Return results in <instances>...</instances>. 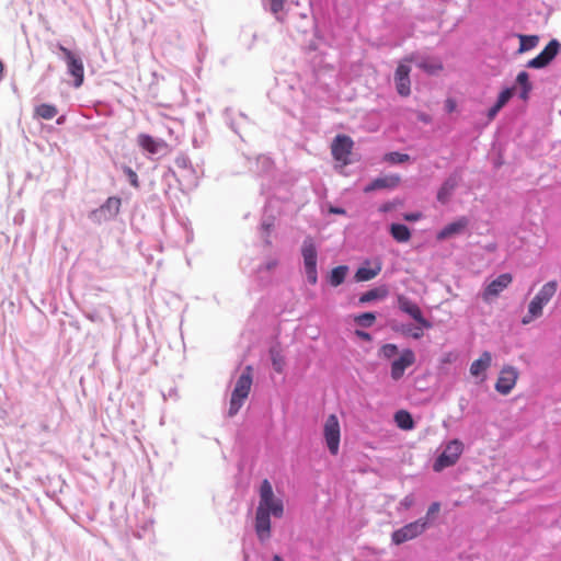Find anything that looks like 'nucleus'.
<instances>
[{
    "label": "nucleus",
    "mask_w": 561,
    "mask_h": 561,
    "mask_svg": "<svg viewBox=\"0 0 561 561\" xmlns=\"http://www.w3.org/2000/svg\"><path fill=\"white\" fill-rule=\"evenodd\" d=\"M414 504V497L413 495H407L402 501H401V506H403L404 508H410L412 505Z\"/></svg>",
    "instance_id": "53"
},
{
    "label": "nucleus",
    "mask_w": 561,
    "mask_h": 561,
    "mask_svg": "<svg viewBox=\"0 0 561 561\" xmlns=\"http://www.w3.org/2000/svg\"><path fill=\"white\" fill-rule=\"evenodd\" d=\"M259 493H260V501H263V503H266L267 500H272V497H275L273 486L267 479H264L261 482Z\"/></svg>",
    "instance_id": "40"
},
{
    "label": "nucleus",
    "mask_w": 561,
    "mask_h": 561,
    "mask_svg": "<svg viewBox=\"0 0 561 561\" xmlns=\"http://www.w3.org/2000/svg\"><path fill=\"white\" fill-rule=\"evenodd\" d=\"M515 90L518 88V98L523 101H528L533 91V83L530 82V76L527 71H519L515 78L514 85Z\"/></svg>",
    "instance_id": "21"
},
{
    "label": "nucleus",
    "mask_w": 561,
    "mask_h": 561,
    "mask_svg": "<svg viewBox=\"0 0 561 561\" xmlns=\"http://www.w3.org/2000/svg\"><path fill=\"white\" fill-rule=\"evenodd\" d=\"M18 220H21V217L15 216L14 221L16 222Z\"/></svg>",
    "instance_id": "63"
},
{
    "label": "nucleus",
    "mask_w": 561,
    "mask_h": 561,
    "mask_svg": "<svg viewBox=\"0 0 561 561\" xmlns=\"http://www.w3.org/2000/svg\"><path fill=\"white\" fill-rule=\"evenodd\" d=\"M514 94H515V87H505L500 91L495 102L500 106L504 107L511 101V99L514 96Z\"/></svg>",
    "instance_id": "41"
},
{
    "label": "nucleus",
    "mask_w": 561,
    "mask_h": 561,
    "mask_svg": "<svg viewBox=\"0 0 561 561\" xmlns=\"http://www.w3.org/2000/svg\"><path fill=\"white\" fill-rule=\"evenodd\" d=\"M411 67L407 64L400 62L394 71V87L397 93L407 98L411 94V80H410Z\"/></svg>",
    "instance_id": "12"
},
{
    "label": "nucleus",
    "mask_w": 561,
    "mask_h": 561,
    "mask_svg": "<svg viewBox=\"0 0 561 561\" xmlns=\"http://www.w3.org/2000/svg\"><path fill=\"white\" fill-rule=\"evenodd\" d=\"M502 108H503L502 106H500L496 102H494V104L488 110V113H486L488 119L493 121Z\"/></svg>",
    "instance_id": "50"
},
{
    "label": "nucleus",
    "mask_w": 561,
    "mask_h": 561,
    "mask_svg": "<svg viewBox=\"0 0 561 561\" xmlns=\"http://www.w3.org/2000/svg\"><path fill=\"white\" fill-rule=\"evenodd\" d=\"M513 282V276L510 273L500 274L494 278L485 288V296L496 297Z\"/></svg>",
    "instance_id": "20"
},
{
    "label": "nucleus",
    "mask_w": 561,
    "mask_h": 561,
    "mask_svg": "<svg viewBox=\"0 0 561 561\" xmlns=\"http://www.w3.org/2000/svg\"><path fill=\"white\" fill-rule=\"evenodd\" d=\"M446 108H447V111H448V112H453V111H454V108H455V103H454V101H451V100H447V102H446Z\"/></svg>",
    "instance_id": "58"
},
{
    "label": "nucleus",
    "mask_w": 561,
    "mask_h": 561,
    "mask_svg": "<svg viewBox=\"0 0 561 561\" xmlns=\"http://www.w3.org/2000/svg\"><path fill=\"white\" fill-rule=\"evenodd\" d=\"M54 46L61 54L60 58L66 62L67 73L73 78V87L80 88L84 81V66L80 55L68 49L59 42Z\"/></svg>",
    "instance_id": "3"
},
{
    "label": "nucleus",
    "mask_w": 561,
    "mask_h": 561,
    "mask_svg": "<svg viewBox=\"0 0 561 561\" xmlns=\"http://www.w3.org/2000/svg\"><path fill=\"white\" fill-rule=\"evenodd\" d=\"M560 50L561 43L552 38L536 57L527 61L526 68L545 69L554 60Z\"/></svg>",
    "instance_id": "7"
},
{
    "label": "nucleus",
    "mask_w": 561,
    "mask_h": 561,
    "mask_svg": "<svg viewBox=\"0 0 561 561\" xmlns=\"http://www.w3.org/2000/svg\"><path fill=\"white\" fill-rule=\"evenodd\" d=\"M18 220H21V217L15 216L14 221L16 222Z\"/></svg>",
    "instance_id": "62"
},
{
    "label": "nucleus",
    "mask_w": 561,
    "mask_h": 561,
    "mask_svg": "<svg viewBox=\"0 0 561 561\" xmlns=\"http://www.w3.org/2000/svg\"><path fill=\"white\" fill-rule=\"evenodd\" d=\"M252 386L251 367L248 366L244 371L239 376L236 381L234 388L231 393L228 416H234L243 405L244 400L248 398Z\"/></svg>",
    "instance_id": "2"
},
{
    "label": "nucleus",
    "mask_w": 561,
    "mask_h": 561,
    "mask_svg": "<svg viewBox=\"0 0 561 561\" xmlns=\"http://www.w3.org/2000/svg\"><path fill=\"white\" fill-rule=\"evenodd\" d=\"M66 121H67L66 115H60L59 117H57L56 124L57 125H64L66 123Z\"/></svg>",
    "instance_id": "59"
},
{
    "label": "nucleus",
    "mask_w": 561,
    "mask_h": 561,
    "mask_svg": "<svg viewBox=\"0 0 561 561\" xmlns=\"http://www.w3.org/2000/svg\"><path fill=\"white\" fill-rule=\"evenodd\" d=\"M84 316H85V318H88L89 320H91L93 322H96L100 320V317L96 312H85Z\"/></svg>",
    "instance_id": "56"
},
{
    "label": "nucleus",
    "mask_w": 561,
    "mask_h": 561,
    "mask_svg": "<svg viewBox=\"0 0 561 561\" xmlns=\"http://www.w3.org/2000/svg\"><path fill=\"white\" fill-rule=\"evenodd\" d=\"M517 36L519 38V47L517 50L518 54H523V53L534 49L539 43L538 35L518 34Z\"/></svg>",
    "instance_id": "33"
},
{
    "label": "nucleus",
    "mask_w": 561,
    "mask_h": 561,
    "mask_svg": "<svg viewBox=\"0 0 561 561\" xmlns=\"http://www.w3.org/2000/svg\"><path fill=\"white\" fill-rule=\"evenodd\" d=\"M175 162L180 168H186L187 164L190 163V160L186 157H181L178 158Z\"/></svg>",
    "instance_id": "55"
},
{
    "label": "nucleus",
    "mask_w": 561,
    "mask_h": 561,
    "mask_svg": "<svg viewBox=\"0 0 561 561\" xmlns=\"http://www.w3.org/2000/svg\"><path fill=\"white\" fill-rule=\"evenodd\" d=\"M271 359L273 369L278 374L283 373L285 366L284 357L278 352L272 350Z\"/></svg>",
    "instance_id": "43"
},
{
    "label": "nucleus",
    "mask_w": 561,
    "mask_h": 561,
    "mask_svg": "<svg viewBox=\"0 0 561 561\" xmlns=\"http://www.w3.org/2000/svg\"><path fill=\"white\" fill-rule=\"evenodd\" d=\"M222 117L226 125L241 139H243L242 131L250 124L248 116L242 112L234 113L231 107H226L222 112Z\"/></svg>",
    "instance_id": "13"
},
{
    "label": "nucleus",
    "mask_w": 561,
    "mask_h": 561,
    "mask_svg": "<svg viewBox=\"0 0 561 561\" xmlns=\"http://www.w3.org/2000/svg\"><path fill=\"white\" fill-rule=\"evenodd\" d=\"M272 561H284L279 554H274Z\"/></svg>",
    "instance_id": "60"
},
{
    "label": "nucleus",
    "mask_w": 561,
    "mask_h": 561,
    "mask_svg": "<svg viewBox=\"0 0 561 561\" xmlns=\"http://www.w3.org/2000/svg\"><path fill=\"white\" fill-rule=\"evenodd\" d=\"M323 442L332 456L339 454L341 442V426L335 414H330L323 424Z\"/></svg>",
    "instance_id": "6"
},
{
    "label": "nucleus",
    "mask_w": 561,
    "mask_h": 561,
    "mask_svg": "<svg viewBox=\"0 0 561 561\" xmlns=\"http://www.w3.org/2000/svg\"><path fill=\"white\" fill-rule=\"evenodd\" d=\"M257 508H262L263 512H266L268 515H272L276 518L282 517L284 514L283 501L277 497H272V500H267L266 503L260 501Z\"/></svg>",
    "instance_id": "26"
},
{
    "label": "nucleus",
    "mask_w": 561,
    "mask_h": 561,
    "mask_svg": "<svg viewBox=\"0 0 561 561\" xmlns=\"http://www.w3.org/2000/svg\"><path fill=\"white\" fill-rule=\"evenodd\" d=\"M397 307L400 311L413 319L415 323L425 327L426 330L433 327V323L424 317L419 305L411 300L409 297L404 295H398Z\"/></svg>",
    "instance_id": "8"
},
{
    "label": "nucleus",
    "mask_w": 561,
    "mask_h": 561,
    "mask_svg": "<svg viewBox=\"0 0 561 561\" xmlns=\"http://www.w3.org/2000/svg\"><path fill=\"white\" fill-rule=\"evenodd\" d=\"M398 354L399 347L393 343H386L378 351V356L385 359H391Z\"/></svg>",
    "instance_id": "39"
},
{
    "label": "nucleus",
    "mask_w": 561,
    "mask_h": 561,
    "mask_svg": "<svg viewBox=\"0 0 561 561\" xmlns=\"http://www.w3.org/2000/svg\"><path fill=\"white\" fill-rule=\"evenodd\" d=\"M328 211L333 215H346V209L341 206L329 205Z\"/></svg>",
    "instance_id": "52"
},
{
    "label": "nucleus",
    "mask_w": 561,
    "mask_h": 561,
    "mask_svg": "<svg viewBox=\"0 0 561 561\" xmlns=\"http://www.w3.org/2000/svg\"><path fill=\"white\" fill-rule=\"evenodd\" d=\"M250 170L257 176H270L274 170V162L270 157L260 154L254 161V167H250Z\"/></svg>",
    "instance_id": "23"
},
{
    "label": "nucleus",
    "mask_w": 561,
    "mask_h": 561,
    "mask_svg": "<svg viewBox=\"0 0 561 561\" xmlns=\"http://www.w3.org/2000/svg\"><path fill=\"white\" fill-rule=\"evenodd\" d=\"M537 318H539V316H531V313H529V311H527V314H525L522 318V324L527 325V324L531 323Z\"/></svg>",
    "instance_id": "54"
},
{
    "label": "nucleus",
    "mask_w": 561,
    "mask_h": 561,
    "mask_svg": "<svg viewBox=\"0 0 561 561\" xmlns=\"http://www.w3.org/2000/svg\"><path fill=\"white\" fill-rule=\"evenodd\" d=\"M401 204H402V201L400 198H394L392 201H387V202L382 203L378 207V211L381 213V214H388V213L392 211L397 206H399Z\"/></svg>",
    "instance_id": "46"
},
{
    "label": "nucleus",
    "mask_w": 561,
    "mask_h": 561,
    "mask_svg": "<svg viewBox=\"0 0 561 561\" xmlns=\"http://www.w3.org/2000/svg\"><path fill=\"white\" fill-rule=\"evenodd\" d=\"M545 306L546 305L538 297L535 296L528 305V311L529 313H531V316L541 317Z\"/></svg>",
    "instance_id": "44"
},
{
    "label": "nucleus",
    "mask_w": 561,
    "mask_h": 561,
    "mask_svg": "<svg viewBox=\"0 0 561 561\" xmlns=\"http://www.w3.org/2000/svg\"><path fill=\"white\" fill-rule=\"evenodd\" d=\"M470 225V219L467 216H460L456 220L447 224L436 233L437 241H444L449 238L465 233Z\"/></svg>",
    "instance_id": "15"
},
{
    "label": "nucleus",
    "mask_w": 561,
    "mask_h": 561,
    "mask_svg": "<svg viewBox=\"0 0 561 561\" xmlns=\"http://www.w3.org/2000/svg\"><path fill=\"white\" fill-rule=\"evenodd\" d=\"M354 334L358 339H360V340H363L365 342H371L373 341V335L369 332H367V331H364V330H360V329H356L354 331Z\"/></svg>",
    "instance_id": "51"
},
{
    "label": "nucleus",
    "mask_w": 561,
    "mask_h": 561,
    "mask_svg": "<svg viewBox=\"0 0 561 561\" xmlns=\"http://www.w3.org/2000/svg\"><path fill=\"white\" fill-rule=\"evenodd\" d=\"M382 160L389 164L397 165L403 164L411 160V157L408 153H402L399 151H390L385 153Z\"/></svg>",
    "instance_id": "37"
},
{
    "label": "nucleus",
    "mask_w": 561,
    "mask_h": 561,
    "mask_svg": "<svg viewBox=\"0 0 561 561\" xmlns=\"http://www.w3.org/2000/svg\"><path fill=\"white\" fill-rule=\"evenodd\" d=\"M278 264V261L276 259H272V260H268L267 262L261 264L257 268H256V274L259 275V277L261 278V284L262 285H265L270 282V275H267L265 277V279L263 278V276H261L262 274L266 273V274H270L272 271H274L276 268Z\"/></svg>",
    "instance_id": "38"
},
{
    "label": "nucleus",
    "mask_w": 561,
    "mask_h": 561,
    "mask_svg": "<svg viewBox=\"0 0 561 561\" xmlns=\"http://www.w3.org/2000/svg\"><path fill=\"white\" fill-rule=\"evenodd\" d=\"M122 171L129 184L135 188H139L140 183L137 173L128 165H122Z\"/></svg>",
    "instance_id": "42"
},
{
    "label": "nucleus",
    "mask_w": 561,
    "mask_h": 561,
    "mask_svg": "<svg viewBox=\"0 0 561 561\" xmlns=\"http://www.w3.org/2000/svg\"><path fill=\"white\" fill-rule=\"evenodd\" d=\"M300 253L306 279L313 286L318 283V248L311 236L304 239Z\"/></svg>",
    "instance_id": "1"
},
{
    "label": "nucleus",
    "mask_w": 561,
    "mask_h": 561,
    "mask_svg": "<svg viewBox=\"0 0 561 561\" xmlns=\"http://www.w3.org/2000/svg\"><path fill=\"white\" fill-rule=\"evenodd\" d=\"M137 142L142 150L150 154H159L167 147L164 140L157 139L148 134L138 135Z\"/></svg>",
    "instance_id": "19"
},
{
    "label": "nucleus",
    "mask_w": 561,
    "mask_h": 561,
    "mask_svg": "<svg viewBox=\"0 0 561 561\" xmlns=\"http://www.w3.org/2000/svg\"><path fill=\"white\" fill-rule=\"evenodd\" d=\"M401 176L397 173H390L382 176L375 178L369 183H367L363 192L368 194L375 191L379 190H394L397 188L401 183Z\"/></svg>",
    "instance_id": "14"
},
{
    "label": "nucleus",
    "mask_w": 561,
    "mask_h": 561,
    "mask_svg": "<svg viewBox=\"0 0 561 561\" xmlns=\"http://www.w3.org/2000/svg\"><path fill=\"white\" fill-rule=\"evenodd\" d=\"M58 114V108L54 104L41 103L34 107L33 118L34 119H53Z\"/></svg>",
    "instance_id": "29"
},
{
    "label": "nucleus",
    "mask_w": 561,
    "mask_h": 561,
    "mask_svg": "<svg viewBox=\"0 0 561 561\" xmlns=\"http://www.w3.org/2000/svg\"><path fill=\"white\" fill-rule=\"evenodd\" d=\"M440 512V503L433 502L430 504L425 516L419 518L421 523H424L426 529H428L432 525L435 524L438 513Z\"/></svg>",
    "instance_id": "34"
},
{
    "label": "nucleus",
    "mask_w": 561,
    "mask_h": 561,
    "mask_svg": "<svg viewBox=\"0 0 561 561\" xmlns=\"http://www.w3.org/2000/svg\"><path fill=\"white\" fill-rule=\"evenodd\" d=\"M285 0H263V7L270 11L278 21H282V13Z\"/></svg>",
    "instance_id": "35"
},
{
    "label": "nucleus",
    "mask_w": 561,
    "mask_h": 561,
    "mask_svg": "<svg viewBox=\"0 0 561 561\" xmlns=\"http://www.w3.org/2000/svg\"><path fill=\"white\" fill-rule=\"evenodd\" d=\"M274 224L275 217L268 214V206L266 204L261 220V233L266 245H270L272 243L270 240V234L274 228Z\"/></svg>",
    "instance_id": "30"
},
{
    "label": "nucleus",
    "mask_w": 561,
    "mask_h": 561,
    "mask_svg": "<svg viewBox=\"0 0 561 561\" xmlns=\"http://www.w3.org/2000/svg\"><path fill=\"white\" fill-rule=\"evenodd\" d=\"M424 329L425 327H422L417 323L413 324V329L409 337H412L413 340H420L423 336Z\"/></svg>",
    "instance_id": "48"
},
{
    "label": "nucleus",
    "mask_w": 561,
    "mask_h": 561,
    "mask_svg": "<svg viewBox=\"0 0 561 561\" xmlns=\"http://www.w3.org/2000/svg\"><path fill=\"white\" fill-rule=\"evenodd\" d=\"M271 516L262 508H256L255 512V533L261 542L266 541L271 537Z\"/></svg>",
    "instance_id": "18"
},
{
    "label": "nucleus",
    "mask_w": 561,
    "mask_h": 561,
    "mask_svg": "<svg viewBox=\"0 0 561 561\" xmlns=\"http://www.w3.org/2000/svg\"><path fill=\"white\" fill-rule=\"evenodd\" d=\"M2 71H3V64H2V61L0 60V75L2 73Z\"/></svg>",
    "instance_id": "61"
},
{
    "label": "nucleus",
    "mask_w": 561,
    "mask_h": 561,
    "mask_svg": "<svg viewBox=\"0 0 561 561\" xmlns=\"http://www.w3.org/2000/svg\"><path fill=\"white\" fill-rule=\"evenodd\" d=\"M517 379V369L510 365L504 366L500 371L494 388L499 393L507 396L514 389Z\"/></svg>",
    "instance_id": "11"
},
{
    "label": "nucleus",
    "mask_w": 561,
    "mask_h": 561,
    "mask_svg": "<svg viewBox=\"0 0 561 561\" xmlns=\"http://www.w3.org/2000/svg\"><path fill=\"white\" fill-rule=\"evenodd\" d=\"M354 141L347 135H337L332 142L331 152L335 160L343 161L352 152Z\"/></svg>",
    "instance_id": "17"
},
{
    "label": "nucleus",
    "mask_w": 561,
    "mask_h": 561,
    "mask_svg": "<svg viewBox=\"0 0 561 561\" xmlns=\"http://www.w3.org/2000/svg\"><path fill=\"white\" fill-rule=\"evenodd\" d=\"M415 353L411 348H403L399 357L393 359L390 366V377L392 380H400L405 370L415 363Z\"/></svg>",
    "instance_id": "10"
},
{
    "label": "nucleus",
    "mask_w": 561,
    "mask_h": 561,
    "mask_svg": "<svg viewBox=\"0 0 561 561\" xmlns=\"http://www.w3.org/2000/svg\"><path fill=\"white\" fill-rule=\"evenodd\" d=\"M465 449L463 443L458 439L454 438L449 440L443 451L436 457L433 463V470L435 472H440L445 470L446 468H449L458 461L460 456L462 455Z\"/></svg>",
    "instance_id": "4"
},
{
    "label": "nucleus",
    "mask_w": 561,
    "mask_h": 561,
    "mask_svg": "<svg viewBox=\"0 0 561 561\" xmlns=\"http://www.w3.org/2000/svg\"><path fill=\"white\" fill-rule=\"evenodd\" d=\"M492 362V355L490 352L484 351L478 359L472 362L470 365V374L473 377H480L485 373V370L490 367Z\"/></svg>",
    "instance_id": "24"
},
{
    "label": "nucleus",
    "mask_w": 561,
    "mask_h": 561,
    "mask_svg": "<svg viewBox=\"0 0 561 561\" xmlns=\"http://www.w3.org/2000/svg\"><path fill=\"white\" fill-rule=\"evenodd\" d=\"M460 180H461V176L457 171L450 173L444 180V182L442 183V185L439 186V188L437 191V194H436L437 202L440 203L442 205H447L449 203L455 190L458 187Z\"/></svg>",
    "instance_id": "16"
},
{
    "label": "nucleus",
    "mask_w": 561,
    "mask_h": 561,
    "mask_svg": "<svg viewBox=\"0 0 561 561\" xmlns=\"http://www.w3.org/2000/svg\"><path fill=\"white\" fill-rule=\"evenodd\" d=\"M558 290V282L557 280H549L539 289V291L535 295L538 297L545 305H548V302L552 299V297L556 295Z\"/></svg>",
    "instance_id": "32"
},
{
    "label": "nucleus",
    "mask_w": 561,
    "mask_h": 561,
    "mask_svg": "<svg viewBox=\"0 0 561 561\" xmlns=\"http://www.w3.org/2000/svg\"><path fill=\"white\" fill-rule=\"evenodd\" d=\"M458 403L460 411L463 412L468 405V400L465 397H461Z\"/></svg>",
    "instance_id": "57"
},
{
    "label": "nucleus",
    "mask_w": 561,
    "mask_h": 561,
    "mask_svg": "<svg viewBox=\"0 0 561 561\" xmlns=\"http://www.w3.org/2000/svg\"><path fill=\"white\" fill-rule=\"evenodd\" d=\"M390 236L399 243H405L411 239L410 228L401 222H392L389 226Z\"/></svg>",
    "instance_id": "27"
},
{
    "label": "nucleus",
    "mask_w": 561,
    "mask_h": 561,
    "mask_svg": "<svg viewBox=\"0 0 561 561\" xmlns=\"http://www.w3.org/2000/svg\"><path fill=\"white\" fill-rule=\"evenodd\" d=\"M389 294V289L387 285H380L377 287H374L371 289L366 290L363 293L359 298L358 302L360 305L369 304L373 301H378L385 299Z\"/></svg>",
    "instance_id": "22"
},
{
    "label": "nucleus",
    "mask_w": 561,
    "mask_h": 561,
    "mask_svg": "<svg viewBox=\"0 0 561 561\" xmlns=\"http://www.w3.org/2000/svg\"><path fill=\"white\" fill-rule=\"evenodd\" d=\"M396 425L402 431H411L415 427L413 415L408 410H398L393 414Z\"/></svg>",
    "instance_id": "25"
},
{
    "label": "nucleus",
    "mask_w": 561,
    "mask_h": 561,
    "mask_svg": "<svg viewBox=\"0 0 561 561\" xmlns=\"http://www.w3.org/2000/svg\"><path fill=\"white\" fill-rule=\"evenodd\" d=\"M377 319V313L374 311H366L354 317V322L360 328H370Z\"/></svg>",
    "instance_id": "36"
},
{
    "label": "nucleus",
    "mask_w": 561,
    "mask_h": 561,
    "mask_svg": "<svg viewBox=\"0 0 561 561\" xmlns=\"http://www.w3.org/2000/svg\"><path fill=\"white\" fill-rule=\"evenodd\" d=\"M381 271V263L377 262L374 267H368L366 265L359 266L354 275L355 282H368L375 278Z\"/></svg>",
    "instance_id": "28"
},
{
    "label": "nucleus",
    "mask_w": 561,
    "mask_h": 561,
    "mask_svg": "<svg viewBox=\"0 0 561 561\" xmlns=\"http://www.w3.org/2000/svg\"><path fill=\"white\" fill-rule=\"evenodd\" d=\"M427 529L424 526V523L419 519L408 523L399 529H396L391 534V541L393 545L399 546L409 540L415 539L422 534H424Z\"/></svg>",
    "instance_id": "9"
},
{
    "label": "nucleus",
    "mask_w": 561,
    "mask_h": 561,
    "mask_svg": "<svg viewBox=\"0 0 561 561\" xmlns=\"http://www.w3.org/2000/svg\"><path fill=\"white\" fill-rule=\"evenodd\" d=\"M122 199L117 196H110L100 207L91 210L88 218L95 225H102L114 219L121 209Z\"/></svg>",
    "instance_id": "5"
},
{
    "label": "nucleus",
    "mask_w": 561,
    "mask_h": 561,
    "mask_svg": "<svg viewBox=\"0 0 561 561\" xmlns=\"http://www.w3.org/2000/svg\"><path fill=\"white\" fill-rule=\"evenodd\" d=\"M419 67L430 73H435L437 70L442 69V65L430 64L427 61H422Z\"/></svg>",
    "instance_id": "47"
},
{
    "label": "nucleus",
    "mask_w": 561,
    "mask_h": 561,
    "mask_svg": "<svg viewBox=\"0 0 561 561\" xmlns=\"http://www.w3.org/2000/svg\"><path fill=\"white\" fill-rule=\"evenodd\" d=\"M423 217L421 211H411L403 214V219L410 222L419 221Z\"/></svg>",
    "instance_id": "49"
},
{
    "label": "nucleus",
    "mask_w": 561,
    "mask_h": 561,
    "mask_svg": "<svg viewBox=\"0 0 561 561\" xmlns=\"http://www.w3.org/2000/svg\"><path fill=\"white\" fill-rule=\"evenodd\" d=\"M413 324L412 323H398L394 322L391 324V330L396 333H399L403 336H410V333L412 332Z\"/></svg>",
    "instance_id": "45"
},
{
    "label": "nucleus",
    "mask_w": 561,
    "mask_h": 561,
    "mask_svg": "<svg viewBox=\"0 0 561 561\" xmlns=\"http://www.w3.org/2000/svg\"><path fill=\"white\" fill-rule=\"evenodd\" d=\"M348 266L347 265H339L333 267L329 275H328V283L332 287H339L345 282V278L348 274Z\"/></svg>",
    "instance_id": "31"
}]
</instances>
